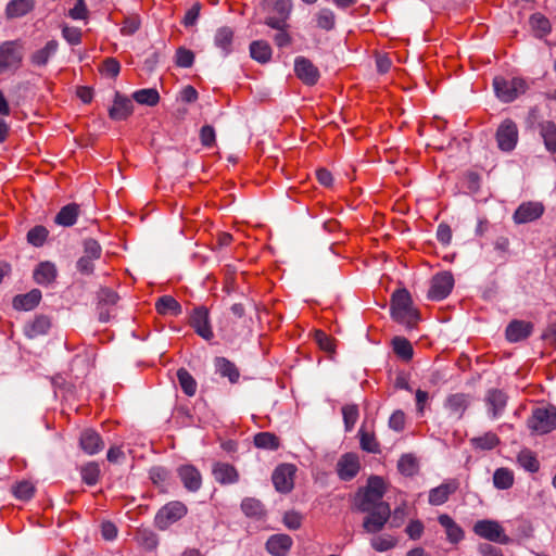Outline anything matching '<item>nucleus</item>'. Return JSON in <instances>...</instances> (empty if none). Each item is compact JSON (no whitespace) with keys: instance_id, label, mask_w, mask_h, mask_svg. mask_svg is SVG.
<instances>
[{"instance_id":"obj_28","label":"nucleus","mask_w":556,"mask_h":556,"mask_svg":"<svg viewBox=\"0 0 556 556\" xmlns=\"http://www.w3.org/2000/svg\"><path fill=\"white\" fill-rule=\"evenodd\" d=\"M292 545V539L287 534L271 535L266 542V549L274 556H286Z\"/></svg>"},{"instance_id":"obj_46","label":"nucleus","mask_w":556,"mask_h":556,"mask_svg":"<svg viewBox=\"0 0 556 556\" xmlns=\"http://www.w3.org/2000/svg\"><path fill=\"white\" fill-rule=\"evenodd\" d=\"M396 544L395 539L390 534L376 535L370 540L371 547L377 552H387Z\"/></svg>"},{"instance_id":"obj_51","label":"nucleus","mask_w":556,"mask_h":556,"mask_svg":"<svg viewBox=\"0 0 556 556\" xmlns=\"http://www.w3.org/2000/svg\"><path fill=\"white\" fill-rule=\"evenodd\" d=\"M359 443L361 447L368 453H378L379 444L374 434L366 432L363 428L359 429Z\"/></svg>"},{"instance_id":"obj_32","label":"nucleus","mask_w":556,"mask_h":556,"mask_svg":"<svg viewBox=\"0 0 556 556\" xmlns=\"http://www.w3.org/2000/svg\"><path fill=\"white\" fill-rule=\"evenodd\" d=\"M391 346L397 358L406 363L412 361L414 349L408 339L396 336L391 340Z\"/></svg>"},{"instance_id":"obj_22","label":"nucleus","mask_w":556,"mask_h":556,"mask_svg":"<svg viewBox=\"0 0 556 556\" xmlns=\"http://www.w3.org/2000/svg\"><path fill=\"white\" fill-rule=\"evenodd\" d=\"M134 112L130 99L116 93L113 105L109 110V116L114 121H124Z\"/></svg>"},{"instance_id":"obj_26","label":"nucleus","mask_w":556,"mask_h":556,"mask_svg":"<svg viewBox=\"0 0 556 556\" xmlns=\"http://www.w3.org/2000/svg\"><path fill=\"white\" fill-rule=\"evenodd\" d=\"M58 276L56 267L51 262H41L34 270V280L41 286H48L55 281Z\"/></svg>"},{"instance_id":"obj_59","label":"nucleus","mask_w":556,"mask_h":556,"mask_svg":"<svg viewBox=\"0 0 556 556\" xmlns=\"http://www.w3.org/2000/svg\"><path fill=\"white\" fill-rule=\"evenodd\" d=\"M518 462L527 471L536 472L539 470V462L529 451H523L518 456Z\"/></svg>"},{"instance_id":"obj_24","label":"nucleus","mask_w":556,"mask_h":556,"mask_svg":"<svg viewBox=\"0 0 556 556\" xmlns=\"http://www.w3.org/2000/svg\"><path fill=\"white\" fill-rule=\"evenodd\" d=\"M79 444L84 452L89 455L97 454L104 447V443L99 433L92 429H86L81 432Z\"/></svg>"},{"instance_id":"obj_2","label":"nucleus","mask_w":556,"mask_h":556,"mask_svg":"<svg viewBox=\"0 0 556 556\" xmlns=\"http://www.w3.org/2000/svg\"><path fill=\"white\" fill-rule=\"evenodd\" d=\"M386 492V483L382 478L372 476L367 485L359 490L355 496V507L359 511H371L380 505H389L382 501Z\"/></svg>"},{"instance_id":"obj_12","label":"nucleus","mask_w":556,"mask_h":556,"mask_svg":"<svg viewBox=\"0 0 556 556\" xmlns=\"http://www.w3.org/2000/svg\"><path fill=\"white\" fill-rule=\"evenodd\" d=\"M295 76L306 86H314L320 78L318 67L305 56H296L294 60Z\"/></svg>"},{"instance_id":"obj_4","label":"nucleus","mask_w":556,"mask_h":556,"mask_svg":"<svg viewBox=\"0 0 556 556\" xmlns=\"http://www.w3.org/2000/svg\"><path fill=\"white\" fill-rule=\"evenodd\" d=\"M24 43L22 40L4 41L0 45V74L17 71L24 59Z\"/></svg>"},{"instance_id":"obj_17","label":"nucleus","mask_w":556,"mask_h":556,"mask_svg":"<svg viewBox=\"0 0 556 556\" xmlns=\"http://www.w3.org/2000/svg\"><path fill=\"white\" fill-rule=\"evenodd\" d=\"M457 489L458 482L453 479L448 480L429 491L428 502L433 506L443 505Z\"/></svg>"},{"instance_id":"obj_23","label":"nucleus","mask_w":556,"mask_h":556,"mask_svg":"<svg viewBox=\"0 0 556 556\" xmlns=\"http://www.w3.org/2000/svg\"><path fill=\"white\" fill-rule=\"evenodd\" d=\"M212 475L220 484H231L239 479L237 469L228 463H215L212 468Z\"/></svg>"},{"instance_id":"obj_37","label":"nucleus","mask_w":556,"mask_h":556,"mask_svg":"<svg viewBox=\"0 0 556 556\" xmlns=\"http://www.w3.org/2000/svg\"><path fill=\"white\" fill-rule=\"evenodd\" d=\"M251 58L260 63H267L271 59L273 50L265 40H255L250 45Z\"/></svg>"},{"instance_id":"obj_43","label":"nucleus","mask_w":556,"mask_h":556,"mask_svg":"<svg viewBox=\"0 0 556 556\" xmlns=\"http://www.w3.org/2000/svg\"><path fill=\"white\" fill-rule=\"evenodd\" d=\"M254 444L258 448L275 451L279 447V439L270 432H260L254 437Z\"/></svg>"},{"instance_id":"obj_36","label":"nucleus","mask_w":556,"mask_h":556,"mask_svg":"<svg viewBox=\"0 0 556 556\" xmlns=\"http://www.w3.org/2000/svg\"><path fill=\"white\" fill-rule=\"evenodd\" d=\"M79 206L75 203L63 206L55 216V223L61 226H73L78 217Z\"/></svg>"},{"instance_id":"obj_40","label":"nucleus","mask_w":556,"mask_h":556,"mask_svg":"<svg viewBox=\"0 0 556 556\" xmlns=\"http://www.w3.org/2000/svg\"><path fill=\"white\" fill-rule=\"evenodd\" d=\"M315 22L318 28L330 31L336 26V15L330 9L324 8L315 14Z\"/></svg>"},{"instance_id":"obj_15","label":"nucleus","mask_w":556,"mask_h":556,"mask_svg":"<svg viewBox=\"0 0 556 556\" xmlns=\"http://www.w3.org/2000/svg\"><path fill=\"white\" fill-rule=\"evenodd\" d=\"M177 475L184 486L189 492H197L202 485V476L193 465H181L177 468Z\"/></svg>"},{"instance_id":"obj_47","label":"nucleus","mask_w":556,"mask_h":556,"mask_svg":"<svg viewBox=\"0 0 556 556\" xmlns=\"http://www.w3.org/2000/svg\"><path fill=\"white\" fill-rule=\"evenodd\" d=\"M102 75L115 78L121 72V63L115 58H105L99 67Z\"/></svg>"},{"instance_id":"obj_25","label":"nucleus","mask_w":556,"mask_h":556,"mask_svg":"<svg viewBox=\"0 0 556 556\" xmlns=\"http://www.w3.org/2000/svg\"><path fill=\"white\" fill-rule=\"evenodd\" d=\"M59 48V42L56 40H49L45 47L36 50L29 56L30 63L36 67H43L48 64L51 56H53Z\"/></svg>"},{"instance_id":"obj_41","label":"nucleus","mask_w":556,"mask_h":556,"mask_svg":"<svg viewBox=\"0 0 556 556\" xmlns=\"http://www.w3.org/2000/svg\"><path fill=\"white\" fill-rule=\"evenodd\" d=\"M397 468L402 475L413 477L419 470L418 460L413 454H404L397 463Z\"/></svg>"},{"instance_id":"obj_62","label":"nucleus","mask_w":556,"mask_h":556,"mask_svg":"<svg viewBox=\"0 0 556 556\" xmlns=\"http://www.w3.org/2000/svg\"><path fill=\"white\" fill-rule=\"evenodd\" d=\"M149 475L152 482L159 486L163 485L165 481L168 479V471L160 466L152 467L150 469Z\"/></svg>"},{"instance_id":"obj_8","label":"nucleus","mask_w":556,"mask_h":556,"mask_svg":"<svg viewBox=\"0 0 556 556\" xmlns=\"http://www.w3.org/2000/svg\"><path fill=\"white\" fill-rule=\"evenodd\" d=\"M519 131L517 124L510 119H504L497 127L495 139L501 151H513L518 142Z\"/></svg>"},{"instance_id":"obj_19","label":"nucleus","mask_w":556,"mask_h":556,"mask_svg":"<svg viewBox=\"0 0 556 556\" xmlns=\"http://www.w3.org/2000/svg\"><path fill=\"white\" fill-rule=\"evenodd\" d=\"M533 331V324L526 320L515 319L506 327V339L509 342H519L531 336Z\"/></svg>"},{"instance_id":"obj_34","label":"nucleus","mask_w":556,"mask_h":556,"mask_svg":"<svg viewBox=\"0 0 556 556\" xmlns=\"http://www.w3.org/2000/svg\"><path fill=\"white\" fill-rule=\"evenodd\" d=\"M34 0H12L7 4L5 14L9 18L26 15L34 9Z\"/></svg>"},{"instance_id":"obj_33","label":"nucleus","mask_w":556,"mask_h":556,"mask_svg":"<svg viewBox=\"0 0 556 556\" xmlns=\"http://www.w3.org/2000/svg\"><path fill=\"white\" fill-rule=\"evenodd\" d=\"M235 31L231 27L223 26L219 27L214 37V42L217 48H219L225 55H228L232 51V42H233Z\"/></svg>"},{"instance_id":"obj_5","label":"nucleus","mask_w":556,"mask_h":556,"mask_svg":"<svg viewBox=\"0 0 556 556\" xmlns=\"http://www.w3.org/2000/svg\"><path fill=\"white\" fill-rule=\"evenodd\" d=\"M529 429L538 434H545L556 428V408L538 407L528 419Z\"/></svg>"},{"instance_id":"obj_1","label":"nucleus","mask_w":556,"mask_h":556,"mask_svg":"<svg viewBox=\"0 0 556 556\" xmlns=\"http://www.w3.org/2000/svg\"><path fill=\"white\" fill-rule=\"evenodd\" d=\"M390 312L392 319L408 330L415 329L420 320L419 311L414 307L412 295L406 289H397L392 293Z\"/></svg>"},{"instance_id":"obj_7","label":"nucleus","mask_w":556,"mask_h":556,"mask_svg":"<svg viewBox=\"0 0 556 556\" xmlns=\"http://www.w3.org/2000/svg\"><path fill=\"white\" fill-rule=\"evenodd\" d=\"M473 532L478 536L495 543L507 544L510 541L501 523L492 519L478 520L473 526Z\"/></svg>"},{"instance_id":"obj_58","label":"nucleus","mask_w":556,"mask_h":556,"mask_svg":"<svg viewBox=\"0 0 556 556\" xmlns=\"http://www.w3.org/2000/svg\"><path fill=\"white\" fill-rule=\"evenodd\" d=\"M34 485L28 481H21L13 486V494L16 498L27 501L34 495Z\"/></svg>"},{"instance_id":"obj_3","label":"nucleus","mask_w":556,"mask_h":556,"mask_svg":"<svg viewBox=\"0 0 556 556\" xmlns=\"http://www.w3.org/2000/svg\"><path fill=\"white\" fill-rule=\"evenodd\" d=\"M496 97L505 103L513 102L528 89L527 81L521 77L505 78L497 76L493 79Z\"/></svg>"},{"instance_id":"obj_63","label":"nucleus","mask_w":556,"mask_h":556,"mask_svg":"<svg viewBox=\"0 0 556 556\" xmlns=\"http://www.w3.org/2000/svg\"><path fill=\"white\" fill-rule=\"evenodd\" d=\"M201 3L200 2H195L185 14V17H184V25L186 27H190V26H193L199 16H200V11H201Z\"/></svg>"},{"instance_id":"obj_54","label":"nucleus","mask_w":556,"mask_h":556,"mask_svg":"<svg viewBox=\"0 0 556 556\" xmlns=\"http://www.w3.org/2000/svg\"><path fill=\"white\" fill-rule=\"evenodd\" d=\"M175 62H176V65L179 67H184V68L191 67L194 62V54L191 50H189L185 47H179L176 50Z\"/></svg>"},{"instance_id":"obj_45","label":"nucleus","mask_w":556,"mask_h":556,"mask_svg":"<svg viewBox=\"0 0 556 556\" xmlns=\"http://www.w3.org/2000/svg\"><path fill=\"white\" fill-rule=\"evenodd\" d=\"M500 443L498 437L493 432H486L482 435L471 439V444L475 448L492 450Z\"/></svg>"},{"instance_id":"obj_30","label":"nucleus","mask_w":556,"mask_h":556,"mask_svg":"<svg viewBox=\"0 0 556 556\" xmlns=\"http://www.w3.org/2000/svg\"><path fill=\"white\" fill-rule=\"evenodd\" d=\"M41 291L33 289L25 294H18L13 299V307L18 311H30L41 301Z\"/></svg>"},{"instance_id":"obj_48","label":"nucleus","mask_w":556,"mask_h":556,"mask_svg":"<svg viewBox=\"0 0 556 556\" xmlns=\"http://www.w3.org/2000/svg\"><path fill=\"white\" fill-rule=\"evenodd\" d=\"M342 415L345 431H351L358 419V407L355 404H348L342 407Z\"/></svg>"},{"instance_id":"obj_16","label":"nucleus","mask_w":556,"mask_h":556,"mask_svg":"<svg viewBox=\"0 0 556 556\" xmlns=\"http://www.w3.org/2000/svg\"><path fill=\"white\" fill-rule=\"evenodd\" d=\"M359 470V459L356 454L346 453L341 456L337 464V471L340 479L349 481L353 479Z\"/></svg>"},{"instance_id":"obj_42","label":"nucleus","mask_w":556,"mask_h":556,"mask_svg":"<svg viewBox=\"0 0 556 556\" xmlns=\"http://www.w3.org/2000/svg\"><path fill=\"white\" fill-rule=\"evenodd\" d=\"M493 484L498 490H507L514 484V473L507 468H498L493 475Z\"/></svg>"},{"instance_id":"obj_38","label":"nucleus","mask_w":556,"mask_h":556,"mask_svg":"<svg viewBox=\"0 0 556 556\" xmlns=\"http://www.w3.org/2000/svg\"><path fill=\"white\" fill-rule=\"evenodd\" d=\"M292 1L291 0H275L273 4V12L275 15H269L266 18H273L276 22L283 21L285 23H289V18L292 12Z\"/></svg>"},{"instance_id":"obj_49","label":"nucleus","mask_w":556,"mask_h":556,"mask_svg":"<svg viewBox=\"0 0 556 556\" xmlns=\"http://www.w3.org/2000/svg\"><path fill=\"white\" fill-rule=\"evenodd\" d=\"M81 479L88 485H94L100 476V468L96 463H88L81 468Z\"/></svg>"},{"instance_id":"obj_13","label":"nucleus","mask_w":556,"mask_h":556,"mask_svg":"<svg viewBox=\"0 0 556 556\" xmlns=\"http://www.w3.org/2000/svg\"><path fill=\"white\" fill-rule=\"evenodd\" d=\"M363 528L367 533H377L381 531L390 518L391 509L389 505H380L378 508L366 511Z\"/></svg>"},{"instance_id":"obj_27","label":"nucleus","mask_w":556,"mask_h":556,"mask_svg":"<svg viewBox=\"0 0 556 556\" xmlns=\"http://www.w3.org/2000/svg\"><path fill=\"white\" fill-rule=\"evenodd\" d=\"M214 366L220 378L228 379L229 382H238L240 378V371L235 363L226 357L219 356L215 357Z\"/></svg>"},{"instance_id":"obj_44","label":"nucleus","mask_w":556,"mask_h":556,"mask_svg":"<svg viewBox=\"0 0 556 556\" xmlns=\"http://www.w3.org/2000/svg\"><path fill=\"white\" fill-rule=\"evenodd\" d=\"M468 405V397L464 394H453L447 397L445 406L451 413L462 416Z\"/></svg>"},{"instance_id":"obj_9","label":"nucleus","mask_w":556,"mask_h":556,"mask_svg":"<svg viewBox=\"0 0 556 556\" xmlns=\"http://www.w3.org/2000/svg\"><path fill=\"white\" fill-rule=\"evenodd\" d=\"M187 514V507L179 501L169 502L164 505L155 516V525L159 529L165 530L170 525L180 520Z\"/></svg>"},{"instance_id":"obj_50","label":"nucleus","mask_w":556,"mask_h":556,"mask_svg":"<svg viewBox=\"0 0 556 556\" xmlns=\"http://www.w3.org/2000/svg\"><path fill=\"white\" fill-rule=\"evenodd\" d=\"M118 294L110 288H101L98 292V308L114 306L118 301Z\"/></svg>"},{"instance_id":"obj_39","label":"nucleus","mask_w":556,"mask_h":556,"mask_svg":"<svg viewBox=\"0 0 556 556\" xmlns=\"http://www.w3.org/2000/svg\"><path fill=\"white\" fill-rule=\"evenodd\" d=\"M132 99L139 104L154 106L160 102V94L156 89L147 88L135 91Z\"/></svg>"},{"instance_id":"obj_6","label":"nucleus","mask_w":556,"mask_h":556,"mask_svg":"<svg viewBox=\"0 0 556 556\" xmlns=\"http://www.w3.org/2000/svg\"><path fill=\"white\" fill-rule=\"evenodd\" d=\"M188 324L203 340L207 342L213 340L214 332L207 307L202 305L194 307L189 315Z\"/></svg>"},{"instance_id":"obj_57","label":"nucleus","mask_w":556,"mask_h":556,"mask_svg":"<svg viewBox=\"0 0 556 556\" xmlns=\"http://www.w3.org/2000/svg\"><path fill=\"white\" fill-rule=\"evenodd\" d=\"M315 341L318 346L326 352H333L336 349L334 339L323 330L315 331Z\"/></svg>"},{"instance_id":"obj_31","label":"nucleus","mask_w":556,"mask_h":556,"mask_svg":"<svg viewBox=\"0 0 556 556\" xmlns=\"http://www.w3.org/2000/svg\"><path fill=\"white\" fill-rule=\"evenodd\" d=\"M486 402L492 418H497L504 412L507 404V395L501 390L492 389L488 393Z\"/></svg>"},{"instance_id":"obj_61","label":"nucleus","mask_w":556,"mask_h":556,"mask_svg":"<svg viewBox=\"0 0 556 556\" xmlns=\"http://www.w3.org/2000/svg\"><path fill=\"white\" fill-rule=\"evenodd\" d=\"M200 140L205 148L214 147L216 142L215 129L211 125H204L200 130Z\"/></svg>"},{"instance_id":"obj_10","label":"nucleus","mask_w":556,"mask_h":556,"mask_svg":"<svg viewBox=\"0 0 556 556\" xmlns=\"http://www.w3.org/2000/svg\"><path fill=\"white\" fill-rule=\"evenodd\" d=\"M454 287V278L450 271H441L434 275L430 281L428 299L441 301L445 299Z\"/></svg>"},{"instance_id":"obj_11","label":"nucleus","mask_w":556,"mask_h":556,"mask_svg":"<svg viewBox=\"0 0 556 556\" xmlns=\"http://www.w3.org/2000/svg\"><path fill=\"white\" fill-rule=\"evenodd\" d=\"M545 212V206L539 201L522 202L515 211L513 220L517 225L538 220Z\"/></svg>"},{"instance_id":"obj_52","label":"nucleus","mask_w":556,"mask_h":556,"mask_svg":"<svg viewBox=\"0 0 556 556\" xmlns=\"http://www.w3.org/2000/svg\"><path fill=\"white\" fill-rule=\"evenodd\" d=\"M48 233L46 227L36 226L28 231L27 241L35 247H41L46 242Z\"/></svg>"},{"instance_id":"obj_18","label":"nucleus","mask_w":556,"mask_h":556,"mask_svg":"<svg viewBox=\"0 0 556 556\" xmlns=\"http://www.w3.org/2000/svg\"><path fill=\"white\" fill-rule=\"evenodd\" d=\"M264 24L277 30L273 37V40L278 48L281 49L292 45V36L290 34L291 26L289 23H285L283 21L276 22L273 18H265Z\"/></svg>"},{"instance_id":"obj_64","label":"nucleus","mask_w":556,"mask_h":556,"mask_svg":"<svg viewBox=\"0 0 556 556\" xmlns=\"http://www.w3.org/2000/svg\"><path fill=\"white\" fill-rule=\"evenodd\" d=\"M283 523L288 529L296 530L302 525V515L294 510L287 511L283 516Z\"/></svg>"},{"instance_id":"obj_56","label":"nucleus","mask_w":556,"mask_h":556,"mask_svg":"<svg viewBox=\"0 0 556 556\" xmlns=\"http://www.w3.org/2000/svg\"><path fill=\"white\" fill-rule=\"evenodd\" d=\"M530 25L531 27L540 34V36H543L551 30V23L542 14L535 13L531 15L530 17Z\"/></svg>"},{"instance_id":"obj_53","label":"nucleus","mask_w":556,"mask_h":556,"mask_svg":"<svg viewBox=\"0 0 556 556\" xmlns=\"http://www.w3.org/2000/svg\"><path fill=\"white\" fill-rule=\"evenodd\" d=\"M243 513L249 517H257L263 514V505L256 498H244L241 503Z\"/></svg>"},{"instance_id":"obj_20","label":"nucleus","mask_w":556,"mask_h":556,"mask_svg":"<svg viewBox=\"0 0 556 556\" xmlns=\"http://www.w3.org/2000/svg\"><path fill=\"white\" fill-rule=\"evenodd\" d=\"M52 327L51 318L47 315H36L34 319L28 321L24 327V333L29 339L45 336Z\"/></svg>"},{"instance_id":"obj_55","label":"nucleus","mask_w":556,"mask_h":556,"mask_svg":"<svg viewBox=\"0 0 556 556\" xmlns=\"http://www.w3.org/2000/svg\"><path fill=\"white\" fill-rule=\"evenodd\" d=\"M140 25H141V21H140L139 15L132 14V15L126 16L123 20L121 33L124 36H131L140 28Z\"/></svg>"},{"instance_id":"obj_60","label":"nucleus","mask_w":556,"mask_h":556,"mask_svg":"<svg viewBox=\"0 0 556 556\" xmlns=\"http://www.w3.org/2000/svg\"><path fill=\"white\" fill-rule=\"evenodd\" d=\"M102 254V249L99 242L94 239H86L84 241V255L94 261L99 260Z\"/></svg>"},{"instance_id":"obj_21","label":"nucleus","mask_w":556,"mask_h":556,"mask_svg":"<svg viewBox=\"0 0 556 556\" xmlns=\"http://www.w3.org/2000/svg\"><path fill=\"white\" fill-rule=\"evenodd\" d=\"M438 521L441 527L444 529L446 534V540L452 544L459 543L464 536V530L462 527L456 523V521L447 514H441L438 517Z\"/></svg>"},{"instance_id":"obj_14","label":"nucleus","mask_w":556,"mask_h":556,"mask_svg":"<svg viewBox=\"0 0 556 556\" xmlns=\"http://www.w3.org/2000/svg\"><path fill=\"white\" fill-rule=\"evenodd\" d=\"M295 468L290 464H282L278 466L273 472V483L275 489L281 493H288L293 488V476Z\"/></svg>"},{"instance_id":"obj_35","label":"nucleus","mask_w":556,"mask_h":556,"mask_svg":"<svg viewBox=\"0 0 556 556\" xmlns=\"http://www.w3.org/2000/svg\"><path fill=\"white\" fill-rule=\"evenodd\" d=\"M155 309L160 315L170 314L178 316L181 313L180 303L170 295H163L157 299Z\"/></svg>"},{"instance_id":"obj_29","label":"nucleus","mask_w":556,"mask_h":556,"mask_svg":"<svg viewBox=\"0 0 556 556\" xmlns=\"http://www.w3.org/2000/svg\"><path fill=\"white\" fill-rule=\"evenodd\" d=\"M538 129L545 149L551 154H556V124L552 121H543L539 123Z\"/></svg>"}]
</instances>
